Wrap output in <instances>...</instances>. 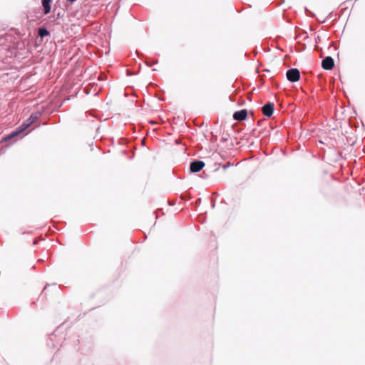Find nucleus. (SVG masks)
Returning <instances> with one entry per match:
<instances>
[{
  "mask_svg": "<svg viewBox=\"0 0 365 365\" xmlns=\"http://www.w3.org/2000/svg\"><path fill=\"white\" fill-rule=\"evenodd\" d=\"M39 113H33L31 114L29 118L26 119L21 125L16 128L11 133L7 135L4 140H9L14 137L18 135L19 133H21L24 130H26L31 124H33L40 116Z\"/></svg>",
  "mask_w": 365,
  "mask_h": 365,
  "instance_id": "f257e3e1",
  "label": "nucleus"
},
{
  "mask_svg": "<svg viewBox=\"0 0 365 365\" xmlns=\"http://www.w3.org/2000/svg\"><path fill=\"white\" fill-rule=\"evenodd\" d=\"M287 78L290 82H297L300 78V73L297 68H290L287 71Z\"/></svg>",
  "mask_w": 365,
  "mask_h": 365,
  "instance_id": "f03ea898",
  "label": "nucleus"
},
{
  "mask_svg": "<svg viewBox=\"0 0 365 365\" xmlns=\"http://www.w3.org/2000/svg\"><path fill=\"white\" fill-rule=\"evenodd\" d=\"M205 166V163L202 160H194L190 163V170L191 173L200 171Z\"/></svg>",
  "mask_w": 365,
  "mask_h": 365,
  "instance_id": "7ed1b4c3",
  "label": "nucleus"
},
{
  "mask_svg": "<svg viewBox=\"0 0 365 365\" xmlns=\"http://www.w3.org/2000/svg\"><path fill=\"white\" fill-rule=\"evenodd\" d=\"M262 113L266 117H270L274 112V103H267L264 104L262 108Z\"/></svg>",
  "mask_w": 365,
  "mask_h": 365,
  "instance_id": "20e7f679",
  "label": "nucleus"
},
{
  "mask_svg": "<svg viewBox=\"0 0 365 365\" xmlns=\"http://www.w3.org/2000/svg\"><path fill=\"white\" fill-rule=\"evenodd\" d=\"M334 66V61L331 56L325 57L322 61V66L325 70H331Z\"/></svg>",
  "mask_w": 365,
  "mask_h": 365,
  "instance_id": "39448f33",
  "label": "nucleus"
},
{
  "mask_svg": "<svg viewBox=\"0 0 365 365\" xmlns=\"http://www.w3.org/2000/svg\"><path fill=\"white\" fill-rule=\"evenodd\" d=\"M247 116V110L242 109L239 111H236L233 114V118L235 120L241 121L245 120Z\"/></svg>",
  "mask_w": 365,
  "mask_h": 365,
  "instance_id": "423d86ee",
  "label": "nucleus"
},
{
  "mask_svg": "<svg viewBox=\"0 0 365 365\" xmlns=\"http://www.w3.org/2000/svg\"><path fill=\"white\" fill-rule=\"evenodd\" d=\"M51 0H42V6L43 7L44 14H47L51 11Z\"/></svg>",
  "mask_w": 365,
  "mask_h": 365,
  "instance_id": "0eeeda50",
  "label": "nucleus"
},
{
  "mask_svg": "<svg viewBox=\"0 0 365 365\" xmlns=\"http://www.w3.org/2000/svg\"><path fill=\"white\" fill-rule=\"evenodd\" d=\"M38 34L40 37L43 38L49 35V31L45 28H40Z\"/></svg>",
  "mask_w": 365,
  "mask_h": 365,
  "instance_id": "6e6552de",
  "label": "nucleus"
},
{
  "mask_svg": "<svg viewBox=\"0 0 365 365\" xmlns=\"http://www.w3.org/2000/svg\"><path fill=\"white\" fill-rule=\"evenodd\" d=\"M147 64H148L149 66H151V65H152V64H153V62H150V63L147 62Z\"/></svg>",
  "mask_w": 365,
  "mask_h": 365,
  "instance_id": "1a4fd4ad",
  "label": "nucleus"
},
{
  "mask_svg": "<svg viewBox=\"0 0 365 365\" xmlns=\"http://www.w3.org/2000/svg\"><path fill=\"white\" fill-rule=\"evenodd\" d=\"M147 64H148L149 66H151V65H152V64H153V62H150V63L147 62Z\"/></svg>",
  "mask_w": 365,
  "mask_h": 365,
  "instance_id": "9d476101",
  "label": "nucleus"
},
{
  "mask_svg": "<svg viewBox=\"0 0 365 365\" xmlns=\"http://www.w3.org/2000/svg\"><path fill=\"white\" fill-rule=\"evenodd\" d=\"M69 2L71 3H73V1H75L76 0H68Z\"/></svg>",
  "mask_w": 365,
  "mask_h": 365,
  "instance_id": "9b49d317",
  "label": "nucleus"
}]
</instances>
